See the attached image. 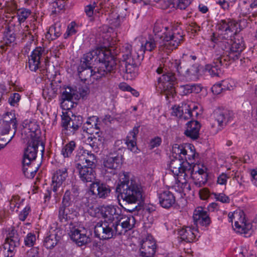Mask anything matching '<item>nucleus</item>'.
<instances>
[{"mask_svg": "<svg viewBox=\"0 0 257 257\" xmlns=\"http://www.w3.org/2000/svg\"><path fill=\"white\" fill-rule=\"evenodd\" d=\"M153 33L155 38L161 41L159 49L169 55L183 41L184 32L178 26H165L163 24L156 22L154 26Z\"/></svg>", "mask_w": 257, "mask_h": 257, "instance_id": "f257e3e1", "label": "nucleus"}, {"mask_svg": "<svg viewBox=\"0 0 257 257\" xmlns=\"http://www.w3.org/2000/svg\"><path fill=\"white\" fill-rule=\"evenodd\" d=\"M99 62L97 73L99 75L97 77L105 76L108 73L113 72L115 69L116 62L115 58L110 51L106 47H96L83 55L81 64L79 66L80 70L82 68H92L91 62L93 58Z\"/></svg>", "mask_w": 257, "mask_h": 257, "instance_id": "f03ea898", "label": "nucleus"}, {"mask_svg": "<svg viewBox=\"0 0 257 257\" xmlns=\"http://www.w3.org/2000/svg\"><path fill=\"white\" fill-rule=\"evenodd\" d=\"M130 173L121 171L118 174L119 181L116 187L118 197L128 204H134L142 197L143 189L141 184L135 179L130 178Z\"/></svg>", "mask_w": 257, "mask_h": 257, "instance_id": "7ed1b4c3", "label": "nucleus"}, {"mask_svg": "<svg viewBox=\"0 0 257 257\" xmlns=\"http://www.w3.org/2000/svg\"><path fill=\"white\" fill-rule=\"evenodd\" d=\"M235 35L233 39L230 38L229 42L228 39L219 41L215 37L214 34L211 37V40L214 43V49L225 56L224 61H234L238 59L241 52L245 49L243 38L237 34Z\"/></svg>", "mask_w": 257, "mask_h": 257, "instance_id": "20e7f679", "label": "nucleus"}, {"mask_svg": "<svg viewBox=\"0 0 257 257\" xmlns=\"http://www.w3.org/2000/svg\"><path fill=\"white\" fill-rule=\"evenodd\" d=\"M77 212L73 206H65L61 204L59 210L58 217L60 221L65 223L70 221L69 224L70 231L68 234L71 239L78 245L82 246L87 243L89 240V237L86 235V231L85 229L80 230L73 225L71 220L76 216Z\"/></svg>", "mask_w": 257, "mask_h": 257, "instance_id": "39448f33", "label": "nucleus"}, {"mask_svg": "<svg viewBox=\"0 0 257 257\" xmlns=\"http://www.w3.org/2000/svg\"><path fill=\"white\" fill-rule=\"evenodd\" d=\"M62 101L61 103L62 108L64 110L61 115V126L63 131L67 135H73L83 123V117L75 115L70 109L73 107V101Z\"/></svg>", "mask_w": 257, "mask_h": 257, "instance_id": "423d86ee", "label": "nucleus"}, {"mask_svg": "<svg viewBox=\"0 0 257 257\" xmlns=\"http://www.w3.org/2000/svg\"><path fill=\"white\" fill-rule=\"evenodd\" d=\"M95 159V155L86 150H83L82 153L78 156L76 169L82 182H92L95 179V172L93 167Z\"/></svg>", "mask_w": 257, "mask_h": 257, "instance_id": "0eeeda50", "label": "nucleus"}, {"mask_svg": "<svg viewBox=\"0 0 257 257\" xmlns=\"http://www.w3.org/2000/svg\"><path fill=\"white\" fill-rule=\"evenodd\" d=\"M156 72L158 74L165 72L173 73L177 72L178 74L185 77L186 79H192L193 76H196L198 70L196 68L193 70L182 66L180 60L167 58L163 64H160L157 69Z\"/></svg>", "mask_w": 257, "mask_h": 257, "instance_id": "6e6552de", "label": "nucleus"}, {"mask_svg": "<svg viewBox=\"0 0 257 257\" xmlns=\"http://www.w3.org/2000/svg\"><path fill=\"white\" fill-rule=\"evenodd\" d=\"M22 139L24 143H27V144L23 155V172L25 176L31 178L32 176V132L27 126L22 130Z\"/></svg>", "mask_w": 257, "mask_h": 257, "instance_id": "1a4fd4ad", "label": "nucleus"}, {"mask_svg": "<svg viewBox=\"0 0 257 257\" xmlns=\"http://www.w3.org/2000/svg\"><path fill=\"white\" fill-rule=\"evenodd\" d=\"M228 220L232 223L234 221V230L245 237H250L252 232V225L247 220L245 214L242 211L229 212L228 214Z\"/></svg>", "mask_w": 257, "mask_h": 257, "instance_id": "9d476101", "label": "nucleus"}, {"mask_svg": "<svg viewBox=\"0 0 257 257\" xmlns=\"http://www.w3.org/2000/svg\"><path fill=\"white\" fill-rule=\"evenodd\" d=\"M90 215L95 217L101 216L107 222L114 223L120 216L121 209L117 205H109L99 207H92L89 210Z\"/></svg>", "mask_w": 257, "mask_h": 257, "instance_id": "9b49d317", "label": "nucleus"}, {"mask_svg": "<svg viewBox=\"0 0 257 257\" xmlns=\"http://www.w3.org/2000/svg\"><path fill=\"white\" fill-rule=\"evenodd\" d=\"M4 234L6 239L5 243L0 247V255L2 257H12L15 254L16 247L19 245V235L14 227L7 229Z\"/></svg>", "mask_w": 257, "mask_h": 257, "instance_id": "f8f14e48", "label": "nucleus"}, {"mask_svg": "<svg viewBox=\"0 0 257 257\" xmlns=\"http://www.w3.org/2000/svg\"><path fill=\"white\" fill-rule=\"evenodd\" d=\"M157 78L155 84L156 89L161 93H164L167 97H173L175 93L174 86L177 83V78L175 74L173 73L165 72Z\"/></svg>", "mask_w": 257, "mask_h": 257, "instance_id": "ddd939ff", "label": "nucleus"}, {"mask_svg": "<svg viewBox=\"0 0 257 257\" xmlns=\"http://www.w3.org/2000/svg\"><path fill=\"white\" fill-rule=\"evenodd\" d=\"M115 224L106 221L98 222L94 226V233L95 237L105 240L114 238L118 231Z\"/></svg>", "mask_w": 257, "mask_h": 257, "instance_id": "4468645a", "label": "nucleus"}, {"mask_svg": "<svg viewBox=\"0 0 257 257\" xmlns=\"http://www.w3.org/2000/svg\"><path fill=\"white\" fill-rule=\"evenodd\" d=\"M172 153L175 156H178L184 161H187L194 165V161L196 155L195 147L188 143L183 144H175L172 148Z\"/></svg>", "mask_w": 257, "mask_h": 257, "instance_id": "2eb2a0df", "label": "nucleus"}, {"mask_svg": "<svg viewBox=\"0 0 257 257\" xmlns=\"http://www.w3.org/2000/svg\"><path fill=\"white\" fill-rule=\"evenodd\" d=\"M185 176L191 178L198 187H202L205 185L208 180L207 168L203 166L200 168L198 164H191Z\"/></svg>", "mask_w": 257, "mask_h": 257, "instance_id": "dca6fc26", "label": "nucleus"}, {"mask_svg": "<svg viewBox=\"0 0 257 257\" xmlns=\"http://www.w3.org/2000/svg\"><path fill=\"white\" fill-rule=\"evenodd\" d=\"M217 26L221 34L224 35L225 39L231 38L240 31L239 24L235 20L231 19L221 20Z\"/></svg>", "mask_w": 257, "mask_h": 257, "instance_id": "f3484780", "label": "nucleus"}, {"mask_svg": "<svg viewBox=\"0 0 257 257\" xmlns=\"http://www.w3.org/2000/svg\"><path fill=\"white\" fill-rule=\"evenodd\" d=\"M172 154L173 159H171L169 165L171 171L174 176L179 177H185L187 171L189 168L191 163L187 161H183L181 158H179L178 156H175Z\"/></svg>", "mask_w": 257, "mask_h": 257, "instance_id": "a211bd4d", "label": "nucleus"}, {"mask_svg": "<svg viewBox=\"0 0 257 257\" xmlns=\"http://www.w3.org/2000/svg\"><path fill=\"white\" fill-rule=\"evenodd\" d=\"M136 219L132 215H126L121 213L117 221L114 223L118 230L117 235L124 234L128 230H132L136 224Z\"/></svg>", "mask_w": 257, "mask_h": 257, "instance_id": "6ab92c4d", "label": "nucleus"}, {"mask_svg": "<svg viewBox=\"0 0 257 257\" xmlns=\"http://www.w3.org/2000/svg\"><path fill=\"white\" fill-rule=\"evenodd\" d=\"M224 58L225 56L219 52L215 56L212 63L205 66V72H208L212 77L218 76L221 72V66L228 64L226 63L228 61H224Z\"/></svg>", "mask_w": 257, "mask_h": 257, "instance_id": "aec40b11", "label": "nucleus"}, {"mask_svg": "<svg viewBox=\"0 0 257 257\" xmlns=\"http://www.w3.org/2000/svg\"><path fill=\"white\" fill-rule=\"evenodd\" d=\"M122 161L118 155L114 156L112 154L106 156L104 159L103 165L106 172H109L112 176L117 174V169L120 167Z\"/></svg>", "mask_w": 257, "mask_h": 257, "instance_id": "412c9836", "label": "nucleus"}, {"mask_svg": "<svg viewBox=\"0 0 257 257\" xmlns=\"http://www.w3.org/2000/svg\"><path fill=\"white\" fill-rule=\"evenodd\" d=\"M193 218L197 226L208 227L211 223L208 211L202 207H198L194 210Z\"/></svg>", "mask_w": 257, "mask_h": 257, "instance_id": "4be33fe9", "label": "nucleus"}, {"mask_svg": "<svg viewBox=\"0 0 257 257\" xmlns=\"http://www.w3.org/2000/svg\"><path fill=\"white\" fill-rule=\"evenodd\" d=\"M68 168L62 167L57 169L52 177L51 188L53 192H56L68 177Z\"/></svg>", "mask_w": 257, "mask_h": 257, "instance_id": "5701e85b", "label": "nucleus"}, {"mask_svg": "<svg viewBox=\"0 0 257 257\" xmlns=\"http://www.w3.org/2000/svg\"><path fill=\"white\" fill-rule=\"evenodd\" d=\"M215 120L217 122V129L222 130L232 119V112L227 110H217L214 113Z\"/></svg>", "mask_w": 257, "mask_h": 257, "instance_id": "b1692460", "label": "nucleus"}, {"mask_svg": "<svg viewBox=\"0 0 257 257\" xmlns=\"http://www.w3.org/2000/svg\"><path fill=\"white\" fill-rule=\"evenodd\" d=\"M135 60L130 59L123 61L124 63V69H123V72H124L123 77L127 80H134L139 74V68Z\"/></svg>", "mask_w": 257, "mask_h": 257, "instance_id": "393cba45", "label": "nucleus"}, {"mask_svg": "<svg viewBox=\"0 0 257 257\" xmlns=\"http://www.w3.org/2000/svg\"><path fill=\"white\" fill-rule=\"evenodd\" d=\"M160 206L165 209L171 208L176 202L174 194L169 190H165L158 194Z\"/></svg>", "mask_w": 257, "mask_h": 257, "instance_id": "a878e982", "label": "nucleus"}, {"mask_svg": "<svg viewBox=\"0 0 257 257\" xmlns=\"http://www.w3.org/2000/svg\"><path fill=\"white\" fill-rule=\"evenodd\" d=\"M90 190L92 194L99 198H106L109 195L111 190L110 187L106 184L99 182H93L90 186Z\"/></svg>", "mask_w": 257, "mask_h": 257, "instance_id": "bb28decb", "label": "nucleus"}, {"mask_svg": "<svg viewBox=\"0 0 257 257\" xmlns=\"http://www.w3.org/2000/svg\"><path fill=\"white\" fill-rule=\"evenodd\" d=\"M201 127V123L197 120H191L186 124L185 135L193 140L199 138V132Z\"/></svg>", "mask_w": 257, "mask_h": 257, "instance_id": "cd10ccee", "label": "nucleus"}, {"mask_svg": "<svg viewBox=\"0 0 257 257\" xmlns=\"http://www.w3.org/2000/svg\"><path fill=\"white\" fill-rule=\"evenodd\" d=\"M98 120L99 118L96 116L93 115L89 117L82 126L83 131L91 135L95 134L99 137L100 128L98 123Z\"/></svg>", "mask_w": 257, "mask_h": 257, "instance_id": "c85d7f7f", "label": "nucleus"}, {"mask_svg": "<svg viewBox=\"0 0 257 257\" xmlns=\"http://www.w3.org/2000/svg\"><path fill=\"white\" fill-rule=\"evenodd\" d=\"M156 47V43L154 39H150L146 41L145 44H142L141 46L135 51V57H137L139 61L143 60L146 51H152Z\"/></svg>", "mask_w": 257, "mask_h": 257, "instance_id": "c756f323", "label": "nucleus"}, {"mask_svg": "<svg viewBox=\"0 0 257 257\" xmlns=\"http://www.w3.org/2000/svg\"><path fill=\"white\" fill-rule=\"evenodd\" d=\"M79 194V188L77 185H72L71 188L67 190L63 197L62 204L65 206H73V202Z\"/></svg>", "mask_w": 257, "mask_h": 257, "instance_id": "7c9ffc66", "label": "nucleus"}, {"mask_svg": "<svg viewBox=\"0 0 257 257\" xmlns=\"http://www.w3.org/2000/svg\"><path fill=\"white\" fill-rule=\"evenodd\" d=\"M197 229L194 227L185 226L181 229L178 234L182 240L186 242H192L196 238Z\"/></svg>", "mask_w": 257, "mask_h": 257, "instance_id": "2f4dec72", "label": "nucleus"}, {"mask_svg": "<svg viewBox=\"0 0 257 257\" xmlns=\"http://www.w3.org/2000/svg\"><path fill=\"white\" fill-rule=\"evenodd\" d=\"M140 125L135 126L128 134L126 140L125 144L128 149L132 152H136L137 149V136L139 132Z\"/></svg>", "mask_w": 257, "mask_h": 257, "instance_id": "473e14b6", "label": "nucleus"}, {"mask_svg": "<svg viewBox=\"0 0 257 257\" xmlns=\"http://www.w3.org/2000/svg\"><path fill=\"white\" fill-rule=\"evenodd\" d=\"M62 34V24L59 21H57L51 26L46 34V38L49 40H54L59 37Z\"/></svg>", "mask_w": 257, "mask_h": 257, "instance_id": "72a5a7b5", "label": "nucleus"}, {"mask_svg": "<svg viewBox=\"0 0 257 257\" xmlns=\"http://www.w3.org/2000/svg\"><path fill=\"white\" fill-rule=\"evenodd\" d=\"M179 92L181 95H187L192 93H198L202 90V87L198 84H187L180 85Z\"/></svg>", "mask_w": 257, "mask_h": 257, "instance_id": "f704fd0d", "label": "nucleus"}, {"mask_svg": "<svg viewBox=\"0 0 257 257\" xmlns=\"http://www.w3.org/2000/svg\"><path fill=\"white\" fill-rule=\"evenodd\" d=\"M178 182L174 186L175 189L180 193L188 192L191 190L190 185L188 182V180L190 177L181 176V178L177 177Z\"/></svg>", "mask_w": 257, "mask_h": 257, "instance_id": "c9c22d12", "label": "nucleus"}, {"mask_svg": "<svg viewBox=\"0 0 257 257\" xmlns=\"http://www.w3.org/2000/svg\"><path fill=\"white\" fill-rule=\"evenodd\" d=\"M60 238L55 230H50L49 234L45 238L44 245L48 249H52L56 245Z\"/></svg>", "mask_w": 257, "mask_h": 257, "instance_id": "e433bc0d", "label": "nucleus"}, {"mask_svg": "<svg viewBox=\"0 0 257 257\" xmlns=\"http://www.w3.org/2000/svg\"><path fill=\"white\" fill-rule=\"evenodd\" d=\"M44 50V48L41 47H37L33 50V65L35 66L34 71H36L40 68V60Z\"/></svg>", "mask_w": 257, "mask_h": 257, "instance_id": "4c0bfd02", "label": "nucleus"}, {"mask_svg": "<svg viewBox=\"0 0 257 257\" xmlns=\"http://www.w3.org/2000/svg\"><path fill=\"white\" fill-rule=\"evenodd\" d=\"M76 147V143L73 141H71L62 147L61 154L64 158H69L71 156Z\"/></svg>", "mask_w": 257, "mask_h": 257, "instance_id": "58836bf2", "label": "nucleus"}, {"mask_svg": "<svg viewBox=\"0 0 257 257\" xmlns=\"http://www.w3.org/2000/svg\"><path fill=\"white\" fill-rule=\"evenodd\" d=\"M39 148H40V151L43 156L45 150V144L39 138H35L33 136V161L37 157L36 155Z\"/></svg>", "mask_w": 257, "mask_h": 257, "instance_id": "ea45409f", "label": "nucleus"}, {"mask_svg": "<svg viewBox=\"0 0 257 257\" xmlns=\"http://www.w3.org/2000/svg\"><path fill=\"white\" fill-rule=\"evenodd\" d=\"M123 61L133 59L138 60L137 57H135V52L132 53V46L128 44H124L122 48Z\"/></svg>", "mask_w": 257, "mask_h": 257, "instance_id": "a19ab883", "label": "nucleus"}, {"mask_svg": "<svg viewBox=\"0 0 257 257\" xmlns=\"http://www.w3.org/2000/svg\"><path fill=\"white\" fill-rule=\"evenodd\" d=\"M5 122L9 123L10 125H12V127L16 131V128L17 125V121L15 116V113L14 111L7 112L4 115L3 120Z\"/></svg>", "mask_w": 257, "mask_h": 257, "instance_id": "79ce46f5", "label": "nucleus"}, {"mask_svg": "<svg viewBox=\"0 0 257 257\" xmlns=\"http://www.w3.org/2000/svg\"><path fill=\"white\" fill-rule=\"evenodd\" d=\"M78 73L79 77L82 79L86 81L89 78L94 75L96 72L93 71L92 68H86L85 69L82 68L81 70L79 67L78 68Z\"/></svg>", "mask_w": 257, "mask_h": 257, "instance_id": "37998d69", "label": "nucleus"}, {"mask_svg": "<svg viewBox=\"0 0 257 257\" xmlns=\"http://www.w3.org/2000/svg\"><path fill=\"white\" fill-rule=\"evenodd\" d=\"M186 103L184 102H182L181 104L178 106H174L172 108V115L180 119H182L183 114V110H186L185 108H186Z\"/></svg>", "mask_w": 257, "mask_h": 257, "instance_id": "c03bdc74", "label": "nucleus"}, {"mask_svg": "<svg viewBox=\"0 0 257 257\" xmlns=\"http://www.w3.org/2000/svg\"><path fill=\"white\" fill-rule=\"evenodd\" d=\"M85 143L87 145H89L94 151H97L100 143V140L99 138L91 136L85 140Z\"/></svg>", "mask_w": 257, "mask_h": 257, "instance_id": "a18cd8bd", "label": "nucleus"}, {"mask_svg": "<svg viewBox=\"0 0 257 257\" xmlns=\"http://www.w3.org/2000/svg\"><path fill=\"white\" fill-rule=\"evenodd\" d=\"M52 5L54 10L52 11L51 14L57 15L59 14L61 11L64 10L65 2L64 0H57L56 2L53 3Z\"/></svg>", "mask_w": 257, "mask_h": 257, "instance_id": "49530a36", "label": "nucleus"}, {"mask_svg": "<svg viewBox=\"0 0 257 257\" xmlns=\"http://www.w3.org/2000/svg\"><path fill=\"white\" fill-rule=\"evenodd\" d=\"M96 7V2L92 3L85 6L84 8V12L87 17L88 18H92L94 14V9Z\"/></svg>", "mask_w": 257, "mask_h": 257, "instance_id": "de8ad7c7", "label": "nucleus"}, {"mask_svg": "<svg viewBox=\"0 0 257 257\" xmlns=\"http://www.w3.org/2000/svg\"><path fill=\"white\" fill-rule=\"evenodd\" d=\"M156 251V246L151 247L150 246H141V253L142 254L154 257Z\"/></svg>", "mask_w": 257, "mask_h": 257, "instance_id": "09e8293b", "label": "nucleus"}, {"mask_svg": "<svg viewBox=\"0 0 257 257\" xmlns=\"http://www.w3.org/2000/svg\"><path fill=\"white\" fill-rule=\"evenodd\" d=\"M214 198L217 201L222 203H229L230 202V198L223 193H213Z\"/></svg>", "mask_w": 257, "mask_h": 257, "instance_id": "8fccbe9b", "label": "nucleus"}, {"mask_svg": "<svg viewBox=\"0 0 257 257\" xmlns=\"http://www.w3.org/2000/svg\"><path fill=\"white\" fill-rule=\"evenodd\" d=\"M76 24L75 22H71L68 26L67 30L64 34V38L67 39L69 37L75 35L77 33V31L75 27Z\"/></svg>", "mask_w": 257, "mask_h": 257, "instance_id": "3c124183", "label": "nucleus"}, {"mask_svg": "<svg viewBox=\"0 0 257 257\" xmlns=\"http://www.w3.org/2000/svg\"><path fill=\"white\" fill-rule=\"evenodd\" d=\"M221 83L224 90L232 89L235 84L234 81L230 78L221 81Z\"/></svg>", "mask_w": 257, "mask_h": 257, "instance_id": "603ef678", "label": "nucleus"}, {"mask_svg": "<svg viewBox=\"0 0 257 257\" xmlns=\"http://www.w3.org/2000/svg\"><path fill=\"white\" fill-rule=\"evenodd\" d=\"M162 142V138L160 137L156 136L151 139L149 143V147L151 149L159 147Z\"/></svg>", "mask_w": 257, "mask_h": 257, "instance_id": "864d4df0", "label": "nucleus"}, {"mask_svg": "<svg viewBox=\"0 0 257 257\" xmlns=\"http://www.w3.org/2000/svg\"><path fill=\"white\" fill-rule=\"evenodd\" d=\"M155 1L159 4L160 8L163 10L167 9L174 6L171 0H155Z\"/></svg>", "mask_w": 257, "mask_h": 257, "instance_id": "5fc2aeb1", "label": "nucleus"}, {"mask_svg": "<svg viewBox=\"0 0 257 257\" xmlns=\"http://www.w3.org/2000/svg\"><path fill=\"white\" fill-rule=\"evenodd\" d=\"M16 37L14 33L11 31L7 32L4 35V41L6 45H9L15 40Z\"/></svg>", "mask_w": 257, "mask_h": 257, "instance_id": "6e6d98bb", "label": "nucleus"}, {"mask_svg": "<svg viewBox=\"0 0 257 257\" xmlns=\"http://www.w3.org/2000/svg\"><path fill=\"white\" fill-rule=\"evenodd\" d=\"M11 125L6 122L2 121L0 122V135H7L9 132Z\"/></svg>", "mask_w": 257, "mask_h": 257, "instance_id": "4d7b16f0", "label": "nucleus"}, {"mask_svg": "<svg viewBox=\"0 0 257 257\" xmlns=\"http://www.w3.org/2000/svg\"><path fill=\"white\" fill-rule=\"evenodd\" d=\"M229 178V175L225 173H222L217 177V183L220 185H226Z\"/></svg>", "mask_w": 257, "mask_h": 257, "instance_id": "13d9d810", "label": "nucleus"}, {"mask_svg": "<svg viewBox=\"0 0 257 257\" xmlns=\"http://www.w3.org/2000/svg\"><path fill=\"white\" fill-rule=\"evenodd\" d=\"M186 110H183V114L182 119L187 120L193 117L192 111H191V105L186 103Z\"/></svg>", "mask_w": 257, "mask_h": 257, "instance_id": "bf43d9fd", "label": "nucleus"}, {"mask_svg": "<svg viewBox=\"0 0 257 257\" xmlns=\"http://www.w3.org/2000/svg\"><path fill=\"white\" fill-rule=\"evenodd\" d=\"M16 132V131H15L13 136L10 137L7 136V135H4L2 137V136L0 135V145H1V147L4 148L12 140Z\"/></svg>", "mask_w": 257, "mask_h": 257, "instance_id": "052dcab7", "label": "nucleus"}, {"mask_svg": "<svg viewBox=\"0 0 257 257\" xmlns=\"http://www.w3.org/2000/svg\"><path fill=\"white\" fill-rule=\"evenodd\" d=\"M199 195L201 200H206L209 198L211 194L208 188H203L200 190Z\"/></svg>", "mask_w": 257, "mask_h": 257, "instance_id": "680f3d73", "label": "nucleus"}, {"mask_svg": "<svg viewBox=\"0 0 257 257\" xmlns=\"http://www.w3.org/2000/svg\"><path fill=\"white\" fill-rule=\"evenodd\" d=\"M193 0H177V7L179 9L185 10Z\"/></svg>", "mask_w": 257, "mask_h": 257, "instance_id": "e2e57ef3", "label": "nucleus"}, {"mask_svg": "<svg viewBox=\"0 0 257 257\" xmlns=\"http://www.w3.org/2000/svg\"><path fill=\"white\" fill-rule=\"evenodd\" d=\"M122 21H121L120 16L119 15H117L115 18L113 19H111L109 20V24L110 26L114 28H119Z\"/></svg>", "mask_w": 257, "mask_h": 257, "instance_id": "0e129e2a", "label": "nucleus"}, {"mask_svg": "<svg viewBox=\"0 0 257 257\" xmlns=\"http://www.w3.org/2000/svg\"><path fill=\"white\" fill-rule=\"evenodd\" d=\"M31 11L24 9L20 11L18 15V20L20 22H24L31 14Z\"/></svg>", "mask_w": 257, "mask_h": 257, "instance_id": "69168bd1", "label": "nucleus"}, {"mask_svg": "<svg viewBox=\"0 0 257 257\" xmlns=\"http://www.w3.org/2000/svg\"><path fill=\"white\" fill-rule=\"evenodd\" d=\"M21 96L18 93H13L9 98V102L12 106H15L20 100Z\"/></svg>", "mask_w": 257, "mask_h": 257, "instance_id": "338daca9", "label": "nucleus"}, {"mask_svg": "<svg viewBox=\"0 0 257 257\" xmlns=\"http://www.w3.org/2000/svg\"><path fill=\"white\" fill-rule=\"evenodd\" d=\"M20 198L18 196H13L11 200L10 201V208L12 210H14L16 208H19L20 207L19 203Z\"/></svg>", "mask_w": 257, "mask_h": 257, "instance_id": "774afa93", "label": "nucleus"}]
</instances>
